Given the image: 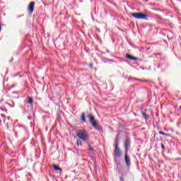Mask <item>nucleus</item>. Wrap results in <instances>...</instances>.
Listing matches in <instances>:
<instances>
[{"label":"nucleus","mask_w":181,"mask_h":181,"mask_svg":"<svg viewBox=\"0 0 181 181\" xmlns=\"http://www.w3.org/2000/svg\"><path fill=\"white\" fill-rule=\"evenodd\" d=\"M76 136L79 138L81 141H83V142H86L90 139V135H88V132H87L86 129H81L78 130L76 133Z\"/></svg>","instance_id":"obj_1"},{"label":"nucleus","mask_w":181,"mask_h":181,"mask_svg":"<svg viewBox=\"0 0 181 181\" xmlns=\"http://www.w3.org/2000/svg\"><path fill=\"white\" fill-rule=\"evenodd\" d=\"M114 152L116 158H121L122 156V151L118 146V139H116Z\"/></svg>","instance_id":"obj_2"},{"label":"nucleus","mask_w":181,"mask_h":181,"mask_svg":"<svg viewBox=\"0 0 181 181\" xmlns=\"http://www.w3.org/2000/svg\"><path fill=\"white\" fill-rule=\"evenodd\" d=\"M131 15L133 18H135V19L148 20V15L144 13H132Z\"/></svg>","instance_id":"obj_3"},{"label":"nucleus","mask_w":181,"mask_h":181,"mask_svg":"<svg viewBox=\"0 0 181 181\" xmlns=\"http://www.w3.org/2000/svg\"><path fill=\"white\" fill-rule=\"evenodd\" d=\"M35 1H31L28 4L27 9L30 15H32V13H33V12L35 11Z\"/></svg>","instance_id":"obj_4"},{"label":"nucleus","mask_w":181,"mask_h":181,"mask_svg":"<svg viewBox=\"0 0 181 181\" xmlns=\"http://www.w3.org/2000/svg\"><path fill=\"white\" fill-rule=\"evenodd\" d=\"M124 161L127 166L129 168L131 166V158H129V156H128V152H125Z\"/></svg>","instance_id":"obj_5"},{"label":"nucleus","mask_w":181,"mask_h":181,"mask_svg":"<svg viewBox=\"0 0 181 181\" xmlns=\"http://www.w3.org/2000/svg\"><path fill=\"white\" fill-rule=\"evenodd\" d=\"M131 141H129V138H127L125 141H124V146L125 148V152H128V147L130 146Z\"/></svg>","instance_id":"obj_6"},{"label":"nucleus","mask_w":181,"mask_h":181,"mask_svg":"<svg viewBox=\"0 0 181 181\" xmlns=\"http://www.w3.org/2000/svg\"><path fill=\"white\" fill-rule=\"evenodd\" d=\"M88 118H89V122H90V125L92 126L93 125V124H96L98 122L93 115H89Z\"/></svg>","instance_id":"obj_7"},{"label":"nucleus","mask_w":181,"mask_h":181,"mask_svg":"<svg viewBox=\"0 0 181 181\" xmlns=\"http://www.w3.org/2000/svg\"><path fill=\"white\" fill-rule=\"evenodd\" d=\"M126 59H127L128 60H131V62H136V60H138V58L135 57H132V55H130L129 54H127L125 55Z\"/></svg>","instance_id":"obj_8"},{"label":"nucleus","mask_w":181,"mask_h":181,"mask_svg":"<svg viewBox=\"0 0 181 181\" xmlns=\"http://www.w3.org/2000/svg\"><path fill=\"white\" fill-rule=\"evenodd\" d=\"M93 127L94 129H96V131H103V127L98 124V122L97 123H93Z\"/></svg>","instance_id":"obj_9"},{"label":"nucleus","mask_w":181,"mask_h":181,"mask_svg":"<svg viewBox=\"0 0 181 181\" xmlns=\"http://www.w3.org/2000/svg\"><path fill=\"white\" fill-rule=\"evenodd\" d=\"M52 168H54V170H59L60 172H62L63 170V169H62L60 167L56 165V164H53Z\"/></svg>","instance_id":"obj_10"},{"label":"nucleus","mask_w":181,"mask_h":181,"mask_svg":"<svg viewBox=\"0 0 181 181\" xmlns=\"http://www.w3.org/2000/svg\"><path fill=\"white\" fill-rule=\"evenodd\" d=\"M27 98L28 99L27 103L30 104V105H32L33 104V99L32 98V97L28 96Z\"/></svg>","instance_id":"obj_11"},{"label":"nucleus","mask_w":181,"mask_h":181,"mask_svg":"<svg viewBox=\"0 0 181 181\" xmlns=\"http://www.w3.org/2000/svg\"><path fill=\"white\" fill-rule=\"evenodd\" d=\"M76 145L77 146H83V142L81 141V140L78 139L76 142Z\"/></svg>","instance_id":"obj_12"},{"label":"nucleus","mask_w":181,"mask_h":181,"mask_svg":"<svg viewBox=\"0 0 181 181\" xmlns=\"http://www.w3.org/2000/svg\"><path fill=\"white\" fill-rule=\"evenodd\" d=\"M81 121H82V122H86V116H85L84 112H83L81 114Z\"/></svg>","instance_id":"obj_13"},{"label":"nucleus","mask_w":181,"mask_h":181,"mask_svg":"<svg viewBox=\"0 0 181 181\" xmlns=\"http://www.w3.org/2000/svg\"><path fill=\"white\" fill-rule=\"evenodd\" d=\"M159 134L160 135H165V136H170V134H166L163 132H159Z\"/></svg>","instance_id":"obj_14"},{"label":"nucleus","mask_w":181,"mask_h":181,"mask_svg":"<svg viewBox=\"0 0 181 181\" xmlns=\"http://www.w3.org/2000/svg\"><path fill=\"white\" fill-rule=\"evenodd\" d=\"M142 115H143L144 118L146 119H148V118H149V115H146V113H145V112H143Z\"/></svg>","instance_id":"obj_15"},{"label":"nucleus","mask_w":181,"mask_h":181,"mask_svg":"<svg viewBox=\"0 0 181 181\" xmlns=\"http://www.w3.org/2000/svg\"><path fill=\"white\" fill-rule=\"evenodd\" d=\"M161 149L165 151V145H163V144H161Z\"/></svg>","instance_id":"obj_16"},{"label":"nucleus","mask_w":181,"mask_h":181,"mask_svg":"<svg viewBox=\"0 0 181 181\" xmlns=\"http://www.w3.org/2000/svg\"><path fill=\"white\" fill-rule=\"evenodd\" d=\"M93 66H94L93 63L89 64L90 69H93Z\"/></svg>","instance_id":"obj_17"},{"label":"nucleus","mask_w":181,"mask_h":181,"mask_svg":"<svg viewBox=\"0 0 181 181\" xmlns=\"http://www.w3.org/2000/svg\"><path fill=\"white\" fill-rule=\"evenodd\" d=\"M89 151H93V148L89 145Z\"/></svg>","instance_id":"obj_18"},{"label":"nucleus","mask_w":181,"mask_h":181,"mask_svg":"<svg viewBox=\"0 0 181 181\" xmlns=\"http://www.w3.org/2000/svg\"><path fill=\"white\" fill-rule=\"evenodd\" d=\"M119 181H124V178L122 177H120Z\"/></svg>","instance_id":"obj_19"},{"label":"nucleus","mask_w":181,"mask_h":181,"mask_svg":"<svg viewBox=\"0 0 181 181\" xmlns=\"http://www.w3.org/2000/svg\"><path fill=\"white\" fill-rule=\"evenodd\" d=\"M180 110H181V105L180 106Z\"/></svg>","instance_id":"obj_20"},{"label":"nucleus","mask_w":181,"mask_h":181,"mask_svg":"<svg viewBox=\"0 0 181 181\" xmlns=\"http://www.w3.org/2000/svg\"><path fill=\"white\" fill-rule=\"evenodd\" d=\"M10 117H8V119H9Z\"/></svg>","instance_id":"obj_21"}]
</instances>
